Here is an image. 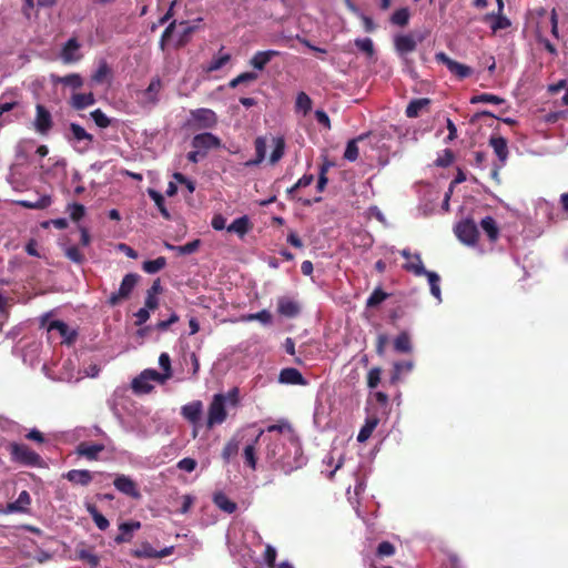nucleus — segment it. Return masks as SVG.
<instances>
[{
  "label": "nucleus",
  "instance_id": "f257e3e1",
  "mask_svg": "<svg viewBox=\"0 0 568 568\" xmlns=\"http://www.w3.org/2000/svg\"><path fill=\"white\" fill-rule=\"evenodd\" d=\"M12 462L30 467H41L43 460L41 456L29 446L19 443H10L8 446Z\"/></svg>",
  "mask_w": 568,
  "mask_h": 568
},
{
  "label": "nucleus",
  "instance_id": "f03ea898",
  "mask_svg": "<svg viewBox=\"0 0 568 568\" xmlns=\"http://www.w3.org/2000/svg\"><path fill=\"white\" fill-rule=\"evenodd\" d=\"M226 397L224 394H215L207 409V428L220 425L226 420L227 412L225 409Z\"/></svg>",
  "mask_w": 568,
  "mask_h": 568
},
{
  "label": "nucleus",
  "instance_id": "7ed1b4c3",
  "mask_svg": "<svg viewBox=\"0 0 568 568\" xmlns=\"http://www.w3.org/2000/svg\"><path fill=\"white\" fill-rule=\"evenodd\" d=\"M139 280L140 275L136 273L126 274L120 284L118 292H113L109 296L108 304L110 306H116L122 300L129 298Z\"/></svg>",
  "mask_w": 568,
  "mask_h": 568
},
{
  "label": "nucleus",
  "instance_id": "20e7f679",
  "mask_svg": "<svg viewBox=\"0 0 568 568\" xmlns=\"http://www.w3.org/2000/svg\"><path fill=\"white\" fill-rule=\"evenodd\" d=\"M457 239L466 245H475L479 237V231L471 219H465L458 222L454 227Z\"/></svg>",
  "mask_w": 568,
  "mask_h": 568
},
{
  "label": "nucleus",
  "instance_id": "39448f33",
  "mask_svg": "<svg viewBox=\"0 0 568 568\" xmlns=\"http://www.w3.org/2000/svg\"><path fill=\"white\" fill-rule=\"evenodd\" d=\"M190 114L193 124L197 130L214 129L217 125L219 118L216 113L211 109L200 108L191 110Z\"/></svg>",
  "mask_w": 568,
  "mask_h": 568
},
{
  "label": "nucleus",
  "instance_id": "423d86ee",
  "mask_svg": "<svg viewBox=\"0 0 568 568\" xmlns=\"http://www.w3.org/2000/svg\"><path fill=\"white\" fill-rule=\"evenodd\" d=\"M435 59L437 62L445 64L450 73L460 80L473 74V69L470 67L450 59L445 52H437L435 54Z\"/></svg>",
  "mask_w": 568,
  "mask_h": 568
},
{
  "label": "nucleus",
  "instance_id": "0eeeda50",
  "mask_svg": "<svg viewBox=\"0 0 568 568\" xmlns=\"http://www.w3.org/2000/svg\"><path fill=\"white\" fill-rule=\"evenodd\" d=\"M221 139L213 133L204 132L195 134L192 139V146L203 151L202 158L206 155V151L221 148Z\"/></svg>",
  "mask_w": 568,
  "mask_h": 568
},
{
  "label": "nucleus",
  "instance_id": "6e6552de",
  "mask_svg": "<svg viewBox=\"0 0 568 568\" xmlns=\"http://www.w3.org/2000/svg\"><path fill=\"white\" fill-rule=\"evenodd\" d=\"M33 125L36 131L41 135H47L53 126L52 115L42 104H37L36 106V119Z\"/></svg>",
  "mask_w": 568,
  "mask_h": 568
},
{
  "label": "nucleus",
  "instance_id": "1a4fd4ad",
  "mask_svg": "<svg viewBox=\"0 0 568 568\" xmlns=\"http://www.w3.org/2000/svg\"><path fill=\"white\" fill-rule=\"evenodd\" d=\"M303 465L302 453L298 448L295 450V455L291 456H282L273 463L274 469H280L285 475H290L292 471L301 468Z\"/></svg>",
  "mask_w": 568,
  "mask_h": 568
},
{
  "label": "nucleus",
  "instance_id": "9d476101",
  "mask_svg": "<svg viewBox=\"0 0 568 568\" xmlns=\"http://www.w3.org/2000/svg\"><path fill=\"white\" fill-rule=\"evenodd\" d=\"M113 485L120 493L133 499H140L142 497L136 483L126 475H118Z\"/></svg>",
  "mask_w": 568,
  "mask_h": 568
},
{
  "label": "nucleus",
  "instance_id": "9b49d317",
  "mask_svg": "<svg viewBox=\"0 0 568 568\" xmlns=\"http://www.w3.org/2000/svg\"><path fill=\"white\" fill-rule=\"evenodd\" d=\"M47 331L48 333H52L53 331L58 332L63 342L69 345L72 344L77 338V332L70 329V327L60 320L51 321L47 325Z\"/></svg>",
  "mask_w": 568,
  "mask_h": 568
},
{
  "label": "nucleus",
  "instance_id": "f8f14e48",
  "mask_svg": "<svg viewBox=\"0 0 568 568\" xmlns=\"http://www.w3.org/2000/svg\"><path fill=\"white\" fill-rule=\"evenodd\" d=\"M277 312L284 317L294 318L301 313V306L296 301L282 296L277 300Z\"/></svg>",
  "mask_w": 568,
  "mask_h": 568
},
{
  "label": "nucleus",
  "instance_id": "ddd939ff",
  "mask_svg": "<svg viewBox=\"0 0 568 568\" xmlns=\"http://www.w3.org/2000/svg\"><path fill=\"white\" fill-rule=\"evenodd\" d=\"M79 49L80 43L78 40L75 38L69 39L61 51V59L63 63L69 64L79 61L82 58V55L78 53Z\"/></svg>",
  "mask_w": 568,
  "mask_h": 568
},
{
  "label": "nucleus",
  "instance_id": "4468645a",
  "mask_svg": "<svg viewBox=\"0 0 568 568\" xmlns=\"http://www.w3.org/2000/svg\"><path fill=\"white\" fill-rule=\"evenodd\" d=\"M489 145L493 148L501 165H505L509 154L507 140L501 135H491Z\"/></svg>",
  "mask_w": 568,
  "mask_h": 568
},
{
  "label": "nucleus",
  "instance_id": "2eb2a0df",
  "mask_svg": "<svg viewBox=\"0 0 568 568\" xmlns=\"http://www.w3.org/2000/svg\"><path fill=\"white\" fill-rule=\"evenodd\" d=\"M394 45L398 54L405 55L415 51L417 41L412 34H399L395 37Z\"/></svg>",
  "mask_w": 568,
  "mask_h": 568
},
{
  "label": "nucleus",
  "instance_id": "dca6fc26",
  "mask_svg": "<svg viewBox=\"0 0 568 568\" xmlns=\"http://www.w3.org/2000/svg\"><path fill=\"white\" fill-rule=\"evenodd\" d=\"M104 448L103 444H89L87 442H82L77 446V454L89 460H97L99 454L103 452Z\"/></svg>",
  "mask_w": 568,
  "mask_h": 568
},
{
  "label": "nucleus",
  "instance_id": "f3484780",
  "mask_svg": "<svg viewBox=\"0 0 568 568\" xmlns=\"http://www.w3.org/2000/svg\"><path fill=\"white\" fill-rule=\"evenodd\" d=\"M203 410L201 400H194L184 405L181 409L182 416L192 424H197Z\"/></svg>",
  "mask_w": 568,
  "mask_h": 568
},
{
  "label": "nucleus",
  "instance_id": "a211bd4d",
  "mask_svg": "<svg viewBox=\"0 0 568 568\" xmlns=\"http://www.w3.org/2000/svg\"><path fill=\"white\" fill-rule=\"evenodd\" d=\"M278 381L282 384L306 385V381L301 372L293 367L283 368L280 373Z\"/></svg>",
  "mask_w": 568,
  "mask_h": 568
},
{
  "label": "nucleus",
  "instance_id": "6ab92c4d",
  "mask_svg": "<svg viewBox=\"0 0 568 568\" xmlns=\"http://www.w3.org/2000/svg\"><path fill=\"white\" fill-rule=\"evenodd\" d=\"M280 54L276 50L257 51L251 59V65L256 70H263L266 64Z\"/></svg>",
  "mask_w": 568,
  "mask_h": 568
},
{
  "label": "nucleus",
  "instance_id": "aec40b11",
  "mask_svg": "<svg viewBox=\"0 0 568 568\" xmlns=\"http://www.w3.org/2000/svg\"><path fill=\"white\" fill-rule=\"evenodd\" d=\"M140 528H141L140 521H128V523L120 524L119 530L121 531V534L115 536L114 541L118 545L123 544V542H129L132 538V532Z\"/></svg>",
  "mask_w": 568,
  "mask_h": 568
},
{
  "label": "nucleus",
  "instance_id": "412c9836",
  "mask_svg": "<svg viewBox=\"0 0 568 568\" xmlns=\"http://www.w3.org/2000/svg\"><path fill=\"white\" fill-rule=\"evenodd\" d=\"M64 477L73 483V484H77V485H81V486H88L92 479H93V476H92V473L90 470H87V469H72V470H69Z\"/></svg>",
  "mask_w": 568,
  "mask_h": 568
},
{
  "label": "nucleus",
  "instance_id": "4be33fe9",
  "mask_svg": "<svg viewBox=\"0 0 568 568\" xmlns=\"http://www.w3.org/2000/svg\"><path fill=\"white\" fill-rule=\"evenodd\" d=\"M414 363L412 361L396 362L393 365V372L389 377V383L396 385L404 374H408L413 371Z\"/></svg>",
  "mask_w": 568,
  "mask_h": 568
},
{
  "label": "nucleus",
  "instance_id": "5701e85b",
  "mask_svg": "<svg viewBox=\"0 0 568 568\" xmlns=\"http://www.w3.org/2000/svg\"><path fill=\"white\" fill-rule=\"evenodd\" d=\"M480 227L484 231V233L487 235V237L490 242H496L498 240L499 226L493 216H490V215L485 216L480 221Z\"/></svg>",
  "mask_w": 568,
  "mask_h": 568
},
{
  "label": "nucleus",
  "instance_id": "b1692460",
  "mask_svg": "<svg viewBox=\"0 0 568 568\" xmlns=\"http://www.w3.org/2000/svg\"><path fill=\"white\" fill-rule=\"evenodd\" d=\"M31 503V497L27 490H22L19 494V497L16 501L9 503L6 508L7 514L11 513H24L27 511V506Z\"/></svg>",
  "mask_w": 568,
  "mask_h": 568
},
{
  "label": "nucleus",
  "instance_id": "393cba45",
  "mask_svg": "<svg viewBox=\"0 0 568 568\" xmlns=\"http://www.w3.org/2000/svg\"><path fill=\"white\" fill-rule=\"evenodd\" d=\"M214 505L226 514H233L237 509L236 503L231 500L223 491L213 495Z\"/></svg>",
  "mask_w": 568,
  "mask_h": 568
},
{
  "label": "nucleus",
  "instance_id": "a878e982",
  "mask_svg": "<svg viewBox=\"0 0 568 568\" xmlns=\"http://www.w3.org/2000/svg\"><path fill=\"white\" fill-rule=\"evenodd\" d=\"M95 103V98L92 92L89 93H75L71 97L70 104L75 110H84Z\"/></svg>",
  "mask_w": 568,
  "mask_h": 568
},
{
  "label": "nucleus",
  "instance_id": "bb28decb",
  "mask_svg": "<svg viewBox=\"0 0 568 568\" xmlns=\"http://www.w3.org/2000/svg\"><path fill=\"white\" fill-rule=\"evenodd\" d=\"M262 435H263V430H261L260 434L254 439V442L252 444L246 445L243 450L244 463L252 470L256 469L257 457H256V447L255 446Z\"/></svg>",
  "mask_w": 568,
  "mask_h": 568
},
{
  "label": "nucleus",
  "instance_id": "cd10ccee",
  "mask_svg": "<svg viewBox=\"0 0 568 568\" xmlns=\"http://www.w3.org/2000/svg\"><path fill=\"white\" fill-rule=\"evenodd\" d=\"M252 227L248 216L243 215L235 219L229 226L227 232L235 233L240 237H243Z\"/></svg>",
  "mask_w": 568,
  "mask_h": 568
},
{
  "label": "nucleus",
  "instance_id": "c85d7f7f",
  "mask_svg": "<svg viewBox=\"0 0 568 568\" xmlns=\"http://www.w3.org/2000/svg\"><path fill=\"white\" fill-rule=\"evenodd\" d=\"M255 146V159L248 160L245 166H255L261 164L266 155V139L264 136H257L254 141Z\"/></svg>",
  "mask_w": 568,
  "mask_h": 568
},
{
  "label": "nucleus",
  "instance_id": "c756f323",
  "mask_svg": "<svg viewBox=\"0 0 568 568\" xmlns=\"http://www.w3.org/2000/svg\"><path fill=\"white\" fill-rule=\"evenodd\" d=\"M51 79L54 84H63L71 87L74 90L80 89L83 85V79L78 73H71L64 77L52 75Z\"/></svg>",
  "mask_w": 568,
  "mask_h": 568
},
{
  "label": "nucleus",
  "instance_id": "7c9ffc66",
  "mask_svg": "<svg viewBox=\"0 0 568 568\" xmlns=\"http://www.w3.org/2000/svg\"><path fill=\"white\" fill-rule=\"evenodd\" d=\"M379 423L378 417L371 416L365 419V424L359 429L357 435V440L359 443H365L373 434L374 429L377 427Z\"/></svg>",
  "mask_w": 568,
  "mask_h": 568
},
{
  "label": "nucleus",
  "instance_id": "2f4dec72",
  "mask_svg": "<svg viewBox=\"0 0 568 568\" xmlns=\"http://www.w3.org/2000/svg\"><path fill=\"white\" fill-rule=\"evenodd\" d=\"M148 194L154 201V203H155L158 210L160 211L162 217L164 220H166V221H171L172 220V215L169 212L168 207L165 206L164 196L160 192L154 190V189H149L148 190Z\"/></svg>",
  "mask_w": 568,
  "mask_h": 568
},
{
  "label": "nucleus",
  "instance_id": "473e14b6",
  "mask_svg": "<svg viewBox=\"0 0 568 568\" xmlns=\"http://www.w3.org/2000/svg\"><path fill=\"white\" fill-rule=\"evenodd\" d=\"M145 381L158 382L162 384L165 381H168V378H164L163 373H159L155 369H145L138 377L134 378V386L141 387L140 383Z\"/></svg>",
  "mask_w": 568,
  "mask_h": 568
},
{
  "label": "nucleus",
  "instance_id": "72a5a7b5",
  "mask_svg": "<svg viewBox=\"0 0 568 568\" xmlns=\"http://www.w3.org/2000/svg\"><path fill=\"white\" fill-rule=\"evenodd\" d=\"M430 103V100L427 98H420V99H414L412 100L407 108H406V116L407 118H417L419 115V112L428 106Z\"/></svg>",
  "mask_w": 568,
  "mask_h": 568
},
{
  "label": "nucleus",
  "instance_id": "f704fd0d",
  "mask_svg": "<svg viewBox=\"0 0 568 568\" xmlns=\"http://www.w3.org/2000/svg\"><path fill=\"white\" fill-rule=\"evenodd\" d=\"M403 268L407 272L414 273L416 276H423L427 273L419 254H414L413 258L403 265Z\"/></svg>",
  "mask_w": 568,
  "mask_h": 568
},
{
  "label": "nucleus",
  "instance_id": "c9c22d12",
  "mask_svg": "<svg viewBox=\"0 0 568 568\" xmlns=\"http://www.w3.org/2000/svg\"><path fill=\"white\" fill-rule=\"evenodd\" d=\"M312 99L303 91L298 92L295 100V111L307 115L312 110Z\"/></svg>",
  "mask_w": 568,
  "mask_h": 568
},
{
  "label": "nucleus",
  "instance_id": "e433bc0d",
  "mask_svg": "<svg viewBox=\"0 0 568 568\" xmlns=\"http://www.w3.org/2000/svg\"><path fill=\"white\" fill-rule=\"evenodd\" d=\"M394 348L398 353H410L413 347L407 332H402L394 339Z\"/></svg>",
  "mask_w": 568,
  "mask_h": 568
},
{
  "label": "nucleus",
  "instance_id": "4c0bfd02",
  "mask_svg": "<svg viewBox=\"0 0 568 568\" xmlns=\"http://www.w3.org/2000/svg\"><path fill=\"white\" fill-rule=\"evenodd\" d=\"M161 88H162L161 79L159 77L153 78L144 91V95L148 98L149 102H151L153 104L158 102V100H159L158 94H159Z\"/></svg>",
  "mask_w": 568,
  "mask_h": 568
},
{
  "label": "nucleus",
  "instance_id": "58836bf2",
  "mask_svg": "<svg viewBox=\"0 0 568 568\" xmlns=\"http://www.w3.org/2000/svg\"><path fill=\"white\" fill-rule=\"evenodd\" d=\"M274 149L270 155V163L276 164L285 153V140L283 136H277L273 139Z\"/></svg>",
  "mask_w": 568,
  "mask_h": 568
},
{
  "label": "nucleus",
  "instance_id": "ea45409f",
  "mask_svg": "<svg viewBox=\"0 0 568 568\" xmlns=\"http://www.w3.org/2000/svg\"><path fill=\"white\" fill-rule=\"evenodd\" d=\"M132 556L134 558H148V559H152V558H156V550L152 547V545L148 541H144L140 545V547H138L136 549H133L132 550Z\"/></svg>",
  "mask_w": 568,
  "mask_h": 568
},
{
  "label": "nucleus",
  "instance_id": "a19ab883",
  "mask_svg": "<svg viewBox=\"0 0 568 568\" xmlns=\"http://www.w3.org/2000/svg\"><path fill=\"white\" fill-rule=\"evenodd\" d=\"M166 265V258L164 256H160L155 260H149L143 262L142 270L148 274H155Z\"/></svg>",
  "mask_w": 568,
  "mask_h": 568
},
{
  "label": "nucleus",
  "instance_id": "79ce46f5",
  "mask_svg": "<svg viewBox=\"0 0 568 568\" xmlns=\"http://www.w3.org/2000/svg\"><path fill=\"white\" fill-rule=\"evenodd\" d=\"M51 197L49 195H43L37 199V201L23 200L20 201L19 204L26 209L33 210H43L47 209L51 204Z\"/></svg>",
  "mask_w": 568,
  "mask_h": 568
},
{
  "label": "nucleus",
  "instance_id": "37998d69",
  "mask_svg": "<svg viewBox=\"0 0 568 568\" xmlns=\"http://www.w3.org/2000/svg\"><path fill=\"white\" fill-rule=\"evenodd\" d=\"M239 440L235 438L230 439L222 449V458L224 463L229 464L233 457L239 453Z\"/></svg>",
  "mask_w": 568,
  "mask_h": 568
},
{
  "label": "nucleus",
  "instance_id": "c03bdc74",
  "mask_svg": "<svg viewBox=\"0 0 568 568\" xmlns=\"http://www.w3.org/2000/svg\"><path fill=\"white\" fill-rule=\"evenodd\" d=\"M471 104L478 103H491V104H503L505 103V99L491 94V93H480L477 95H473L469 101Z\"/></svg>",
  "mask_w": 568,
  "mask_h": 568
},
{
  "label": "nucleus",
  "instance_id": "a18cd8bd",
  "mask_svg": "<svg viewBox=\"0 0 568 568\" xmlns=\"http://www.w3.org/2000/svg\"><path fill=\"white\" fill-rule=\"evenodd\" d=\"M87 510L100 530H105L109 527V520L97 509L94 505H88Z\"/></svg>",
  "mask_w": 568,
  "mask_h": 568
},
{
  "label": "nucleus",
  "instance_id": "49530a36",
  "mask_svg": "<svg viewBox=\"0 0 568 568\" xmlns=\"http://www.w3.org/2000/svg\"><path fill=\"white\" fill-rule=\"evenodd\" d=\"M409 17L410 13L408 8H400L392 14L390 22L398 27H405L409 22Z\"/></svg>",
  "mask_w": 568,
  "mask_h": 568
},
{
  "label": "nucleus",
  "instance_id": "de8ad7c7",
  "mask_svg": "<svg viewBox=\"0 0 568 568\" xmlns=\"http://www.w3.org/2000/svg\"><path fill=\"white\" fill-rule=\"evenodd\" d=\"M70 131L72 133V136L77 141H88L91 143L93 141V135L88 133L84 128H82L78 123H71L70 124Z\"/></svg>",
  "mask_w": 568,
  "mask_h": 568
},
{
  "label": "nucleus",
  "instance_id": "09e8293b",
  "mask_svg": "<svg viewBox=\"0 0 568 568\" xmlns=\"http://www.w3.org/2000/svg\"><path fill=\"white\" fill-rule=\"evenodd\" d=\"M231 59V55L225 53L219 57H214L209 64L204 68L206 72H214L223 68Z\"/></svg>",
  "mask_w": 568,
  "mask_h": 568
},
{
  "label": "nucleus",
  "instance_id": "8fccbe9b",
  "mask_svg": "<svg viewBox=\"0 0 568 568\" xmlns=\"http://www.w3.org/2000/svg\"><path fill=\"white\" fill-rule=\"evenodd\" d=\"M388 297V294L384 292L381 287H377L373 291L369 297L366 301L367 307H376L381 303H383Z\"/></svg>",
  "mask_w": 568,
  "mask_h": 568
},
{
  "label": "nucleus",
  "instance_id": "3c124183",
  "mask_svg": "<svg viewBox=\"0 0 568 568\" xmlns=\"http://www.w3.org/2000/svg\"><path fill=\"white\" fill-rule=\"evenodd\" d=\"M455 161V153L450 149H445L443 154H440L434 162V165L437 168H448Z\"/></svg>",
  "mask_w": 568,
  "mask_h": 568
},
{
  "label": "nucleus",
  "instance_id": "603ef678",
  "mask_svg": "<svg viewBox=\"0 0 568 568\" xmlns=\"http://www.w3.org/2000/svg\"><path fill=\"white\" fill-rule=\"evenodd\" d=\"M424 275L428 278L432 295L440 301L439 275L432 271H427Z\"/></svg>",
  "mask_w": 568,
  "mask_h": 568
},
{
  "label": "nucleus",
  "instance_id": "864d4df0",
  "mask_svg": "<svg viewBox=\"0 0 568 568\" xmlns=\"http://www.w3.org/2000/svg\"><path fill=\"white\" fill-rule=\"evenodd\" d=\"M361 139H362V136L358 138V140H361ZM358 155H359V151H358V146H357V139L349 140L346 144V149L344 152V159L349 162H354L358 159Z\"/></svg>",
  "mask_w": 568,
  "mask_h": 568
},
{
  "label": "nucleus",
  "instance_id": "5fc2aeb1",
  "mask_svg": "<svg viewBox=\"0 0 568 568\" xmlns=\"http://www.w3.org/2000/svg\"><path fill=\"white\" fill-rule=\"evenodd\" d=\"M68 212L70 214L71 220L78 222L84 216L85 207L80 203H72L69 205Z\"/></svg>",
  "mask_w": 568,
  "mask_h": 568
},
{
  "label": "nucleus",
  "instance_id": "6e6d98bb",
  "mask_svg": "<svg viewBox=\"0 0 568 568\" xmlns=\"http://www.w3.org/2000/svg\"><path fill=\"white\" fill-rule=\"evenodd\" d=\"M355 45L361 51L365 52L368 57H372L375 53L374 43H373L372 39H369V38L356 39Z\"/></svg>",
  "mask_w": 568,
  "mask_h": 568
},
{
  "label": "nucleus",
  "instance_id": "4d7b16f0",
  "mask_svg": "<svg viewBox=\"0 0 568 568\" xmlns=\"http://www.w3.org/2000/svg\"><path fill=\"white\" fill-rule=\"evenodd\" d=\"M159 365L163 369V377L170 379L172 377L171 358L168 353H162L159 357Z\"/></svg>",
  "mask_w": 568,
  "mask_h": 568
},
{
  "label": "nucleus",
  "instance_id": "13d9d810",
  "mask_svg": "<svg viewBox=\"0 0 568 568\" xmlns=\"http://www.w3.org/2000/svg\"><path fill=\"white\" fill-rule=\"evenodd\" d=\"M91 118L101 129H105L111 124L110 119L100 109L92 111Z\"/></svg>",
  "mask_w": 568,
  "mask_h": 568
},
{
  "label": "nucleus",
  "instance_id": "bf43d9fd",
  "mask_svg": "<svg viewBox=\"0 0 568 568\" xmlns=\"http://www.w3.org/2000/svg\"><path fill=\"white\" fill-rule=\"evenodd\" d=\"M381 375H382V369L379 367H373L369 369V372L367 374L368 388L374 389L378 386V384L381 382Z\"/></svg>",
  "mask_w": 568,
  "mask_h": 568
},
{
  "label": "nucleus",
  "instance_id": "052dcab7",
  "mask_svg": "<svg viewBox=\"0 0 568 568\" xmlns=\"http://www.w3.org/2000/svg\"><path fill=\"white\" fill-rule=\"evenodd\" d=\"M65 256L77 263V264H82L84 261H85V257L84 255L80 252V250L77 247V246H69L67 247L65 250Z\"/></svg>",
  "mask_w": 568,
  "mask_h": 568
},
{
  "label": "nucleus",
  "instance_id": "680f3d73",
  "mask_svg": "<svg viewBox=\"0 0 568 568\" xmlns=\"http://www.w3.org/2000/svg\"><path fill=\"white\" fill-rule=\"evenodd\" d=\"M78 557L81 560H84L85 562H88L90 565V567H92V568L98 567L100 564V558L97 555H94L85 549L80 550L78 552Z\"/></svg>",
  "mask_w": 568,
  "mask_h": 568
},
{
  "label": "nucleus",
  "instance_id": "e2e57ef3",
  "mask_svg": "<svg viewBox=\"0 0 568 568\" xmlns=\"http://www.w3.org/2000/svg\"><path fill=\"white\" fill-rule=\"evenodd\" d=\"M378 557H390L395 554V547L389 541H382L376 550Z\"/></svg>",
  "mask_w": 568,
  "mask_h": 568
},
{
  "label": "nucleus",
  "instance_id": "0e129e2a",
  "mask_svg": "<svg viewBox=\"0 0 568 568\" xmlns=\"http://www.w3.org/2000/svg\"><path fill=\"white\" fill-rule=\"evenodd\" d=\"M110 69L105 62L101 63L98 68V70L92 75V81L97 83H102L106 75L109 74Z\"/></svg>",
  "mask_w": 568,
  "mask_h": 568
},
{
  "label": "nucleus",
  "instance_id": "69168bd1",
  "mask_svg": "<svg viewBox=\"0 0 568 568\" xmlns=\"http://www.w3.org/2000/svg\"><path fill=\"white\" fill-rule=\"evenodd\" d=\"M196 460L191 457H185L178 463V468L187 473H192L196 468Z\"/></svg>",
  "mask_w": 568,
  "mask_h": 568
},
{
  "label": "nucleus",
  "instance_id": "338daca9",
  "mask_svg": "<svg viewBox=\"0 0 568 568\" xmlns=\"http://www.w3.org/2000/svg\"><path fill=\"white\" fill-rule=\"evenodd\" d=\"M173 179H174L176 182H179V183H181V184L185 185V187L187 189V191H189L190 193H193V192H194V190H195V183H194V181H192V180L187 179L184 174H182V173H180V172H175V173L173 174Z\"/></svg>",
  "mask_w": 568,
  "mask_h": 568
},
{
  "label": "nucleus",
  "instance_id": "774afa93",
  "mask_svg": "<svg viewBox=\"0 0 568 568\" xmlns=\"http://www.w3.org/2000/svg\"><path fill=\"white\" fill-rule=\"evenodd\" d=\"M200 246V240H194L192 242H189L184 245L178 246L176 250L180 254L186 255L194 253Z\"/></svg>",
  "mask_w": 568,
  "mask_h": 568
}]
</instances>
